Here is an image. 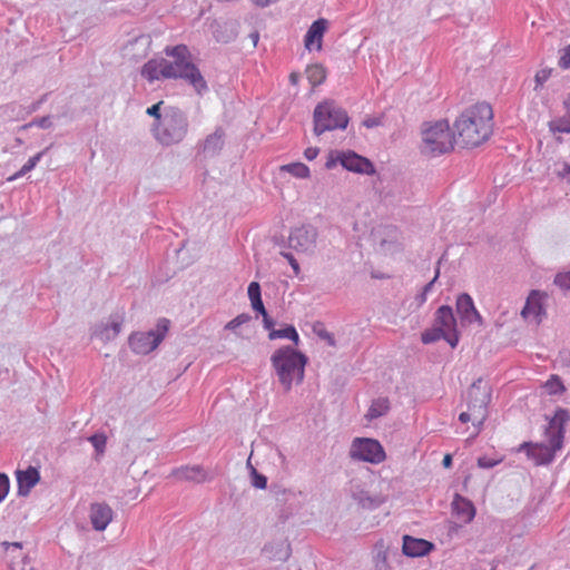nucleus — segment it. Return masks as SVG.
<instances>
[{"mask_svg":"<svg viewBox=\"0 0 570 570\" xmlns=\"http://www.w3.org/2000/svg\"><path fill=\"white\" fill-rule=\"evenodd\" d=\"M161 105H163V101H159V102H157V104L153 105L151 107H149V108L147 109V111H146V112H147V115H149V116H151V117L156 118V119H157V120H159V121H160V120H163V119H161V115H160V106H161Z\"/></svg>","mask_w":570,"mask_h":570,"instance_id":"38","label":"nucleus"},{"mask_svg":"<svg viewBox=\"0 0 570 570\" xmlns=\"http://www.w3.org/2000/svg\"><path fill=\"white\" fill-rule=\"evenodd\" d=\"M468 410L459 415L462 423H472L473 433L478 435L488 416V404L491 400V389L487 382L479 379L472 383L466 393Z\"/></svg>","mask_w":570,"mask_h":570,"instance_id":"5","label":"nucleus"},{"mask_svg":"<svg viewBox=\"0 0 570 570\" xmlns=\"http://www.w3.org/2000/svg\"><path fill=\"white\" fill-rule=\"evenodd\" d=\"M492 119L493 111L487 102L466 108L454 122L456 145L474 148L487 141L492 132Z\"/></svg>","mask_w":570,"mask_h":570,"instance_id":"1","label":"nucleus"},{"mask_svg":"<svg viewBox=\"0 0 570 570\" xmlns=\"http://www.w3.org/2000/svg\"><path fill=\"white\" fill-rule=\"evenodd\" d=\"M452 510L456 518L465 524L472 522L475 517L473 503L460 494H455L452 501Z\"/></svg>","mask_w":570,"mask_h":570,"instance_id":"21","label":"nucleus"},{"mask_svg":"<svg viewBox=\"0 0 570 570\" xmlns=\"http://www.w3.org/2000/svg\"><path fill=\"white\" fill-rule=\"evenodd\" d=\"M9 491V479L6 474H0V502L6 498Z\"/></svg>","mask_w":570,"mask_h":570,"instance_id":"36","label":"nucleus"},{"mask_svg":"<svg viewBox=\"0 0 570 570\" xmlns=\"http://www.w3.org/2000/svg\"><path fill=\"white\" fill-rule=\"evenodd\" d=\"M456 312L462 323H478L479 325L483 324L482 316L475 308L473 299L469 294H461L456 298Z\"/></svg>","mask_w":570,"mask_h":570,"instance_id":"15","label":"nucleus"},{"mask_svg":"<svg viewBox=\"0 0 570 570\" xmlns=\"http://www.w3.org/2000/svg\"><path fill=\"white\" fill-rule=\"evenodd\" d=\"M167 66V59L154 58L148 60L141 68V77L149 82H154L159 79H169Z\"/></svg>","mask_w":570,"mask_h":570,"instance_id":"16","label":"nucleus"},{"mask_svg":"<svg viewBox=\"0 0 570 570\" xmlns=\"http://www.w3.org/2000/svg\"><path fill=\"white\" fill-rule=\"evenodd\" d=\"M434 325L443 333V338L454 348L459 343L456 320L450 306L443 305L435 313Z\"/></svg>","mask_w":570,"mask_h":570,"instance_id":"12","label":"nucleus"},{"mask_svg":"<svg viewBox=\"0 0 570 570\" xmlns=\"http://www.w3.org/2000/svg\"><path fill=\"white\" fill-rule=\"evenodd\" d=\"M390 410V402L386 397H379L374 400L367 411L366 417L368 420L377 419L386 414Z\"/></svg>","mask_w":570,"mask_h":570,"instance_id":"23","label":"nucleus"},{"mask_svg":"<svg viewBox=\"0 0 570 570\" xmlns=\"http://www.w3.org/2000/svg\"><path fill=\"white\" fill-rule=\"evenodd\" d=\"M169 321L161 318L157 323L155 331L135 333L129 338L130 347L138 354H148L153 352L164 340L168 332Z\"/></svg>","mask_w":570,"mask_h":570,"instance_id":"10","label":"nucleus"},{"mask_svg":"<svg viewBox=\"0 0 570 570\" xmlns=\"http://www.w3.org/2000/svg\"><path fill=\"white\" fill-rule=\"evenodd\" d=\"M479 465L482 468H491L493 466V463L485 461L484 459H479Z\"/></svg>","mask_w":570,"mask_h":570,"instance_id":"47","label":"nucleus"},{"mask_svg":"<svg viewBox=\"0 0 570 570\" xmlns=\"http://www.w3.org/2000/svg\"><path fill=\"white\" fill-rule=\"evenodd\" d=\"M159 140L169 145L179 142L184 139L187 134L188 122L183 111L177 108H170L166 111L163 120L159 122Z\"/></svg>","mask_w":570,"mask_h":570,"instance_id":"8","label":"nucleus"},{"mask_svg":"<svg viewBox=\"0 0 570 570\" xmlns=\"http://www.w3.org/2000/svg\"><path fill=\"white\" fill-rule=\"evenodd\" d=\"M317 230L312 226L294 228L288 236V246L297 254H312L316 247Z\"/></svg>","mask_w":570,"mask_h":570,"instance_id":"11","label":"nucleus"},{"mask_svg":"<svg viewBox=\"0 0 570 570\" xmlns=\"http://www.w3.org/2000/svg\"><path fill=\"white\" fill-rule=\"evenodd\" d=\"M89 517L92 528L97 531H104L112 521L114 511L107 503H92Z\"/></svg>","mask_w":570,"mask_h":570,"instance_id":"18","label":"nucleus"},{"mask_svg":"<svg viewBox=\"0 0 570 570\" xmlns=\"http://www.w3.org/2000/svg\"><path fill=\"white\" fill-rule=\"evenodd\" d=\"M262 316H263V321H264L265 328H266V330H269V332H271L272 330H274V328H273L274 322L269 318V316H268L267 312L265 313V315H262Z\"/></svg>","mask_w":570,"mask_h":570,"instance_id":"44","label":"nucleus"},{"mask_svg":"<svg viewBox=\"0 0 570 570\" xmlns=\"http://www.w3.org/2000/svg\"><path fill=\"white\" fill-rule=\"evenodd\" d=\"M444 468H450L452 465V455L445 454L442 461Z\"/></svg>","mask_w":570,"mask_h":570,"instance_id":"45","label":"nucleus"},{"mask_svg":"<svg viewBox=\"0 0 570 570\" xmlns=\"http://www.w3.org/2000/svg\"><path fill=\"white\" fill-rule=\"evenodd\" d=\"M164 52L167 60L169 79H180L193 87L197 95L208 91V85L200 69L193 62L191 53L186 45L167 46Z\"/></svg>","mask_w":570,"mask_h":570,"instance_id":"3","label":"nucleus"},{"mask_svg":"<svg viewBox=\"0 0 570 570\" xmlns=\"http://www.w3.org/2000/svg\"><path fill=\"white\" fill-rule=\"evenodd\" d=\"M550 128L554 132H570V115L566 112V115L559 119H556L550 124Z\"/></svg>","mask_w":570,"mask_h":570,"instance_id":"30","label":"nucleus"},{"mask_svg":"<svg viewBox=\"0 0 570 570\" xmlns=\"http://www.w3.org/2000/svg\"><path fill=\"white\" fill-rule=\"evenodd\" d=\"M434 549V544L428 540L414 538L411 535L403 537L402 551L411 558H419L429 554Z\"/></svg>","mask_w":570,"mask_h":570,"instance_id":"17","label":"nucleus"},{"mask_svg":"<svg viewBox=\"0 0 570 570\" xmlns=\"http://www.w3.org/2000/svg\"><path fill=\"white\" fill-rule=\"evenodd\" d=\"M291 79H292L293 81H296V78H295V76H294V75H291Z\"/></svg>","mask_w":570,"mask_h":570,"instance_id":"52","label":"nucleus"},{"mask_svg":"<svg viewBox=\"0 0 570 570\" xmlns=\"http://www.w3.org/2000/svg\"><path fill=\"white\" fill-rule=\"evenodd\" d=\"M89 441L97 452L102 453L105 451L107 438L104 434H95L90 436Z\"/></svg>","mask_w":570,"mask_h":570,"instance_id":"32","label":"nucleus"},{"mask_svg":"<svg viewBox=\"0 0 570 570\" xmlns=\"http://www.w3.org/2000/svg\"><path fill=\"white\" fill-rule=\"evenodd\" d=\"M326 28L327 21L325 19H318L312 23L304 39V45L307 50L318 51L322 49L323 37Z\"/></svg>","mask_w":570,"mask_h":570,"instance_id":"19","label":"nucleus"},{"mask_svg":"<svg viewBox=\"0 0 570 570\" xmlns=\"http://www.w3.org/2000/svg\"><path fill=\"white\" fill-rule=\"evenodd\" d=\"M283 171H286L297 178L309 177V168L303 163H292L281 167Z\"/></svg>","mask_w":570,"mask_h":570,"instance_id":"27","label":"nucleus"},{"mask_svg":"<svg viewBox=\"0 0 570 570\" xmlns=\"http://www.w3.org/2000/svg\"><path fill=\"white\" fill-rule=\"evenodd\" d=\"M314 134L320 136L325 131L345 129L350 118L347 112L333 100L320 102L313 114Z\"/></svg>","mask_w":570,"mask_h":570,"instance_id":"6","label":"nucleus"},{"mask_svg":"<svg viewBox=\"0 0 570 570\" xmlns=\"http://www.w3.org/2000/svg\"><path fill=\"white\" fill-rule=\"evenodd\" d=\"M283 256L288 261L289 265L293 268L294 274L297 276L301 273V267L296 261V258L291 253H283Z\"/></svg>","mask_w":570,"mask_h":570,"instance_id":"39","label":"nucleus"},{"mask_svg":"<svg viewBox=\"0 0 570 570\" xmlns=\"http://www.w3.org/2000/svg\"><path fill=\"white\" fill-rule=\"evenodd\" d=\"M250 303L254 311L258 312L261 315H265L266 309L264 307L262 298L252 301Z\"/></svg>","mask_w":570,"mask_h":570,"instance_id":"42","label":"nucleus"},{"mask_svg":"<svg viewBox=\"0 0 570 570\" xmlns=\"http://www.w3.org/2000/svg\"><path fill=\"white\" fill-rule=\"evenodd\" d=\"M46 121H47V119H46V118L41 119V121H40V126H41V127H46Z\"/></svg>","mask_w":570,"mask_h":570,"instance_id":"51","label":"nucleus"},{"mask_svg":"<svg viewBox=\"0 0 570 570\" xmlns=\"http://www.w3.org/2000/svg\"><path fill=\"white\" fill-rule=\"evenodd\" d=\"M433 282H431L430 284L426 285L425 289H429L431 287Z\"/></svg>","mask_w":570,"mask_h":570,"instance_id":"53","label":"nucleus"},{"mask_svg":"<svg viewBox=\"0 0 570 570\" xmlns=\"http://www.w3.org/2000/svg\"><path fill=\"white\" fill-rule=\"evenodd\" d=\"M551 70L543 68L534 75V87H533V100L537 98H543L544 83L549 80Z\"/></svg>","mask_w":570,"mask_h":570,"instance_id":"24","label":"nucleus"},{"mask_svg":"<svg viewBox=\"0 0 570 570\" xmlns=\"http://www.w3.org/2000/svg\"><path fill=\"white\" fill-rule=\"evenodd\" d=\"M554 284L561 288L570 289V272L558 274Z\"/></svg>","mask_w":570,"mask_h":570,"instance_id":"34","label":"nucleus"},{"mask_svg":"<svg viewBox=\"0 0 570 570\" xmlns=\"http://www.w3.org/2000/svg\"><path fill=\"white\" fill-rule=\"evenodd\" d=\"M250 320V316L248 314H240L238 316H236L235 318H233L232 321H229L227 324H226V328L227 330H235L237 328L238 326L249 322Z\"/></svg>","mask_w":570,"mask_h":570,"instance_id":"33","label":"nucleus"},{"mask_svg":"<svg viewBox=\"0 0 570 570\" xmlns=\"http://www.w3.org/2000/svg\"><path fill=\"white\" fill-rule=\"evenodd\" d=\"M341 165L354 173L372 175L375 173L373 164L365 157H362L353 151L342 153L338 156Z\"/></svg>","mask_w":570,"mask_h":570,"instance_id":"14","label":"nucleus"},{"mask_svg":"<svg viewBox=\"0 0 570 570\" xmlns=\"http://www.w3.org/2000/svg\"><path fill=\"white\" fill-rule=\"evenodd\" d=\"M42 154L43 153L40 151L37 155H35L31 158H29V160L21 167V169L18 173H16L14 175L10 176L8 178V180L12 181V180L23 176L24 174L29 173L30 170H32L37 166L39 160L41 159Z\"/></svg>","mask_w":570,"mask_h":570,"instance_id":"29","label":"nucleus"},{"mask_svg":"<svg viewBox=\"0 0 570 570\" xmlns=\"http://www.w3.org/2000/svg\"><path fill=\"white\" fill-rule=\"evenodd\" d=\"M174 476L180 481L205 482L207 472L202 465H185L174 471Z\"/></svg>","mask_w":570,"mask_h":570,"instance_id":"22","label":"nucleus"},{"mask_svg":"<svg viewBox=\"0 0 570 570\" xmlns=\"http://www.w3.org/2000/svg\"><path fill=\"white\" fill-rule=\"evenodd\" d=\"M547 294L537 289L531 291L521 315L525 321L539 324L546 314L544 299Z\"/></svg>","mask_w":570,"mask_h":570,"instance_id":"13","label":"nucleus"},{"mask_svg":"<svg viewBox=\"0 0 570 570\" xmlns=\"http://www.w3.org/2000/svg\"><path fill=\"white\" fill-rule=\"evenodd\" d=\"M350 456L356 461L380 464L386 459L382 444L370 438H355L350 448Z\"/></svg>","mask_w":570,"mask_h":570,"instance_id":"9","label":"nucleus"},{"mask_svg":"<svg viewBox=\"0 0 570 570\" xmlns=\"http://www.w3.org/2000/svg\"><path fill=\"white\" fill-rule=\"evenodd\" d=\"M306 77L312 87H316L325 81L326 70L321 65H312L306 69Z\"/></svg>","mask_w":570,"mask_h":570,"instance_id":"25","label":"nucleus"},{"mask_svg":"<svg viewBox=\"0 0 570 570\" xmlns=\"http://www.w3.org/2000/svg\"><path fill=\"white\" fill-rule=\"evenodd\" d=\"M564 174L570 175V165L564 166Z\"/></svg>","mask_w":570,"mask_h":570,"instance_id":"50","label":"nucleus"},{"mask_svg":"<svg viewBox=\"0 0 570 570\" xmlns=\"http://www.w3.org/2000/svg\"><path fill=\"white\" fill-rule=\"evenodd\" d=\"M546 392L550 395L562 394L566 391L563 382L558 375H551L543 385Z\"/></svg>","mask_w":570,"mask_h":570,"instance_id":"28","label":"nucleus"},{"mask_svg":"<svg viewBox=\"0 0 570 570\" xmlns=\"http://www.w3.org/2000/svg\"><path fill=\"white\" fill-rule=\"evenodd\" d=\"M318 153H320L318 148H316V147H308V148L305 149L304 156H305L306 159L313 160V159H315L317 157Z\"/></svg>","mask_w":570,"mask_h":570,"instance_id":"43","label":"nucleus"},{"mask_svg":"<svg viewBox=\"0 0 570 570\" xmlns=\"http://www.w3.org/2000/svg\"><path fill=\"white\" fill-rule=\"evenodd\" d=\"M248 297H249L250 302L262 298L261 297V286L257 282H252L248 285Z\"/></svg>","mask_w":570,"mask_h":570,"instance_id":"35","label":"nucleus"},{"mask_svg":"<svg viewBox=\"0 0 570 570\" xmlns=\"http://www.w3.org/2000/svg\"><path fill=\"white\" fill-rule=\"evenodd\" d=\"M334 165H335V160L334 159H328L326 161V168H328V169L332 168Z\"/></svg>","mask_w":570,"mask_h":570,"instance_id":"48","label":"nucleus"},{"mask_svg":"<svg viewBox=\"0 0 570 570\" xmlns=\"http://www.w3.org/2000/svg\"><path fill=\"white\" fill-rule=\"evenodd\" d=\"M114 331H115V334H117L120 331L119 324H114Z\"/></svg>","mask_w":570,"mask_h":570,"instance_id":"49","label":"nucleus"},{"mask_svg":"<svg viewBox=\"0 0 570 570\" xmlns=\"http://www.w3.org/2000/svg\"><path fill=\"white\" fill-rule=\"evenodd\" d=\"M423 149L431 155L445 154L456 145V134L446 120L429 125L422 132Z\"/></svg>","mask_w":570,"mask_h":570,"instance_id":"7","label":"nucleus"},{"mask_svg":"<svg viewBox=\"0 0 570 570\" xmlns=\"http://www.w3.org/2000/svg\"><path fill=\"white\" fill-rule=\"evenodd\" d=\"M269 340L276 338H288L294 342L295 345L299 342V336L294 326L289 325L282 330H272L268 334Z\"/></svg>","mask_w":570,"mask_h":570,"instance_id":"26","label":"nucleus"},{"mask_svg":"<svg viewBox=\"0 0 570 570\" xmlns=\"http://www.w3.org/2000/svg\"><path fill=\"white\" fill-rule=\"evenodd\" d=\"M363 125L367 128H372L374 126H377L379 121L376 119H366L364 120Z\"/></svg>","mask_w":570,"mask_h":570,"instance_id":"46","label":"nucleus"},{"mask_svg":"<svg viewBox=\"0 0 570 570\" xmlns=\"http://www.w3.org/2000/svg\"><path fill=\"white\" fill-rule=\"evenodd\" d=\"M254 479H253V485L257 489H265L267 485V479L266 476L258 474L256 470H253Z\"/></svg>","mask_w":570,"mask_h":570,"instance_id":"37","label":"nucleus"},{"mask_svg":"<svg viewBox=\"0 0 570 570\" xmlns=\"http://www.w3.org/2000/svg\"><path fill=\"white\" fill-rule=\"evenodd\" d=\"M569 420V413L566 410H558L550 420L546 430V439L549 444L524 442L518 451H525L528 458L535 465L549 464L553 461L557 451L561 450L564 438V424Z\"/></svg>","mask_w":570,"mask_h":570,"instance_id":"2","label":"nucleus"},{"mask_svg":"<svg viewBox=\"0 0 570 570\" xmlns=\"http://www.w3.org/2000/svg\"><path fill=\"white\" fill-rule=\"evenodd\" d=\"M559 66L561 68H570V45L564 49L563 55L560 57Z\"/></svg>","mask_w":570,"mask_h":570,"instance_id":"40","label":"nucleus"},{"mask_svg":"<svg viewBox=\"0 0 570 570\" xmlns=\"http://www.w3.org/2000/svg\"><path fill=\"white\" fill-rule=\"evenodd\" d=\"M440 338H443V333L435 325L433 328L424 331L421 336L424 344L436 342Z\"/></svg>","mask_w":570,"mask_h":570,"instance_id":"31","label":"nucleus"},{"mask_svg":"<svg viewBox=\"0 0 570 570\" xmlns=\"http://www.w3.org/2000/svg\"><path fill=\"white\" fill-rule=\"evenodd\" d=\"M315 331L321 338L325 340L328 343V345H331V346L335 345L334 336L331 333H328L326 330L322 328V330H315Z\"/></svg>","mask_w":570,"mask_h":570,"instance_id":"41","label":"nucleus"},{"mask_svg":"<svg viewBox=\"0 0 570 570\" xmlns=\"http://www.w3.org/2000/svg\"><path fill=\"white\" fill-rule=\"evenodd\" d=\"M271 363L286 392L293 384H299L304 380L307 357L294 347L284 346L276 350L271 357Z\"/></svg>","mask_w":570,"mask_h":570,"instance_id":"4","label":"nucleus"},{"mask_svg":"<svg viewBox=\"0 0 570 570\" xmlns=\"http://www.w3.org/2000/svg\"><path fill=\"white\" fill-rule=\"evenodd\" d=\"M16 478L18 483V494L29 495L31 489L40 481L38 469L28 466L26 470H17Z\"/></svg>","mask_w":570,"mask_h":570,"instance_id":"20","label":"nucleus"}]
</instances>
